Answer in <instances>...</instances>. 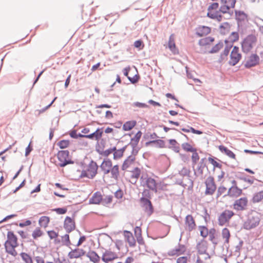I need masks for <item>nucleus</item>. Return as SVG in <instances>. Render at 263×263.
I'll return each mask as SVG.
<instances>
[{"label":"nucleus","instance_id":"2eb2a0df","mask_svg":"<svg viewBox=\"0 0 263 263\" xmlns=\"http://www.w3.org/2000/svg\"><path fill=\"white\" fill-rule=\"evenodd\" d=\"M242 193V190L238 188V186H231L229 189L227 194L224 195V197L228 196L231 197H237L240 196Z\"/></svg>","mask_w":263,"mask_h":263},{"label":"nucleus","instance_id":"37998d69","mask_svg":"<svg viewBox=\"0 0 263 263\" xmlns=\"http://www.w3.org/2000/svg\"><path fill=\"white\" fill-rule=\"evenodd\" d=\"M215 233L216 230L214 228L211 229L209 232L208 234H209V240L212 242L213 244L215 245L217 244V242L214 240L215 238Z\"/></svg>","mask_w":263,"mask_h":263},{"label":"nucleus","instance_id":"864d4df0","mask_svg":"<svg viewBox=\"0 0 263 263\" xmlns=\"http://www.w3.org/2000/svg\"><path fill=\"white\" fill-rule=\"evenodd\" d=\"M62 241L64 242V245L66 246H69L71 245L70 241L69 240V236L68 234H65L62 237Z\"/></svg>","mask_w":263,"mask_h":263},{"label":"nucleus","instance_id":"4d7b16f0","mask_svg":"<svg viewBox=\"0 0 263 263\" xmlns=\"http://www.w3.org/2000/svg\"><path fill=\"white\" fill-rule=\"evenodd\" d=\"M193 153L192 156V159L193 162V165H194L196 164L197 161L199 159V156L197 153V151L195 152H192Z\"/></svg>","mask_w":263,"mask_h":263},{"label":"nucleus","instance_id":"20e7f679","mask_svg":"<svg viewBox=\"0 0 263 263\" xmlns=\"http://www.w3.org/2000/svg\"><path fill=\"white\" fill-rule=\"evenodd\" d=\"M260 58L256 53H252L249 57L248 60L244 64L246 68L250 69L259 65Z\"/></svg>","mask_w":263,"mask_h":263},{"label":"nucleus","instance_id":"680f3d73","mask_svg":"<svg viewBox=\"0 0 263 263\" xmlns=\"http://www.w3.org/2000/svg\"><path fill=\"white\" fill-rule=\"evenodd\" d=\"M134 46L136 48L142 49L144 47V44L141 40L136 41L134 43Z\"/></svg>","mask_w":263,"mask_h":263},{"label":"nucleus","instance_id":"4c0bfd02","mask_svg":"<svg viewBox=\"0 0 263 263\" xmlns=\"http://www.w3.org/2000/svg\"><path fill=\"white\" fill-rule=\"evenodd\" d=\"M50 218L48 216H43L40 217L39 222L41 227L46 228L49 222Z\"/></svg>","mask_w":263,"mask_h":263},{"label":"nucleus","instance_id":"09e8293b","mask_svg":"<svg viewBox=\"0 0 263 263\" xmlns=\"http://www.w3.org/2000/svg\"><path fill=\"white\" fill-rule=\"evenodd\" d=\"M199 230L200 231V234L201 236L203 238H205L209 233L208 228L205 226H199Z\"/></svg>","mask_w":263,"mask_h":263},{"label":"nucleus","instance_id":"c9c22d12","mask_svg":"<svg viewBox=\"0 0 263 263\" xmlns=\"http://www.w3.org/2000/svg\"><path fill=\"white\" fill-rule=\"evenodd\" d=\"M17 246L12 245L5 246L6 252L15 257L17 255V252L15 250V248Z\"/></svg>","mask_w":263,"mask_h":263},{"label":"nucleus","instance_id":"dca6fc26","mask_svg":"<svg viewBox=\"0 0 263 263\" xmlns=\"http://www.w3.org/2000/svg\"><path fill=\"white\" fill-rule=\"evenodd\" d=\"M7 237V240L5 241L4 246L10 245L17 246V238L13 232L8 231Z\"/></svg>","mask_w":263,"mask_h":263},{"label":"nucleus","instance_id":"f03ea898","mask_svg":"<svg viewBox=\"0 0 263 263\" xmlns=\"http://www.w3.org/2000/svg\"><path fill=\"white\" fill-rule=\"evenodd\" d=\"M69 155V152L68 150H61L58 152L57 157L58 160L60 162L58 164L59 166L63 167L68 164L74 163L73 161L68 159Z\"/></svg>","mask_w":263,"mask_h":263},{"label":"nucleus","instance_id":"3c124183","mask_svg":"<svg viewBox=\"0 0 263 263\" xmlns=\"http://www.w3.org/2000/svg\"><path fill=\"white\" fill-rule=\"evenodd\" d=\"M208 161L210 163H211L213 166H214V170H215V167H217L219 168H221L222 165L217 162L215 160V159L212 157H209L208 158Z\"/></svg>","mask_w":263,"mask_h":263},{"label":"nucleus","instance_id":"a18cd8bd","mask_svg":"<svg viewBox=\"0 0 263 263\" xmlns=\"http://www.w3.org/2000/svg\"><path fill=\"white\" fill-rule=\"evenodd\" d=\"M222 4H224L229 7V8H233L235 7L236 0H220Z\"/></svg>","mask_w":263,"mask_h":263},{"label":"nucleus","instance_id":"69168bd1","mask_svg":"<svg viewBox=\"0 0 263 263\" xmlns=\"http://www.w3.org/2000/svg\"><path fill=\"white\" fill-rule=\"evenodd\" d=\"M133 106L138 107L140 108H147L148 107V105L144 103H141L139 102H135L133 104Z\"/></svg>","mask_w":263,"mask_h":263},{"label":"nucleus","instance_id":"8fccbe9b","mask_svg":"<svg viewBox=\"0 0 263 263\" xmlns=\"http://www.w3.org/2000/svg\"><path fill=\"white\" fill-rule=\"evenodd\" d=\"M43 232L40 228H36L32 232V236L34 239H36L39 237L42 236Z\"/></svg>","mask_w":263,"mask_h":263},{"label":"nucleus","instance_id":"2f4dec72","mask_svg":"<svg viewBox=\"0 0 263 263\" xmlns=\"http://www.w3.org/2000/svg\"><path fill=\"white\" fill-rule=\"evenodd\" d=\"M221 235L222 238L225 239L224 245H226V244H229V239L230 237V233L229 230L227 228L223 229L222 230ZM226 246L227 248H228L229 246Z\"/></svg>","mask_w":263,"mask_h":263},{"label":"nucleus","instance_id":"e433bc0d","mask_svg":"<svg viewBox=\"0 0 263 263\" xmlns=\"http://www.w3.org/2000/svg\"><path fill=\"white\" fill-rule=\"evenodd\" d=\"M119 168L118 165H115L110 168V172H111L112 178L115 179H117L118 178V177L119 176Z\"/></svg>","mask_w":263,"mask_h":263},{"label":"nucleus","instance_id":"bf43d9fd","mask_svg":"<svg viewBox=\"0 0 263 263\" xmlns=\"http://www.w3.org/2000/svg\"><path fill=\"white\" fill-rule=\"evenodd\" d=\"M227 188L223 186H220L218 187L217 192V198H218L222 194L226 192Z\"/></svg>","mask_w":263,"mask_h":263},{"label":"nucleus","instance_id":"473e14b6","mask_svg":"<svg viewBox=\"0 0 263 263\" xmlns=\"http://www.w3.org/2000/svg\"><path fill=\"white\" fill-rule=\"evenodd\" d=\"M137 124L135 120L126 122L123 125L122 128L124 131H128L133 128Z\"/></svg>","mask_w":263,"mask_h":263},{"label":"nucleus","instance_id":"f3484780","mask_svg":"<svg viewBox=\"0 0 263 263\" xmlns=\"http://www.w3.org/2000/svg\"><path fill=\"white\" fill-rule=\"evenodd\" d=\"M145 183L143 185H146L149 190L157 192V184L156 180L152 177H146L145 178Z\"/></svg>","mask_w":263,"mask_h":263},{"label":"nucleus","instance_id":"9b49d317","mask_svg":"<svg viewBox=\"0 0 263 263\" xmlns=\"http://www.w3.org/2000/svg\"><path fill=\"white\" fill-rule=\"evenodd\" d=\"M98 166L97 163L91 160L89 163L87 171L90 175V179H93L97 174Z\"/></svg>","mask_w":263,"mask_h":263},{"label":"nucleus","instance_id":"e2e57ef3","mask_svg":"<svg viewBox=\"0 0 263 263\" xmlns=\"http://www.w3.org/2000/svg\"><path fill=\"white\" fill-rule=\"evenodd\" d=\"M190 171L186 167H183L182 169L179 171V174L181 176H189Z\"/></svg>","mask_w":263,"mask_h":263},{"label":"nucleus","instance_id":"0eeeda50","mask_svg":"<svg viewBox=\"0 0 263 263\" xmlns=\"http://www.w3.org/2000/svg\"><path fill=\"white\" fill-rule=\"evenodd\" d=\"M233 215V211L227 210L224 211L218 217V224L221 226L224 225Z\"/></svg>","mask_w":263,"mask_h":263},{"label":"nucleus","instance_id":"bb28decb","mask_svg":"<svg viewBox=\"0 0 263 263\" xmlns=\"http://www.w3.org/2000/svg\"><path fill=\"white\" fill-rule=\"evenodd\" d=\"M236 20L237 21L238 26L241 22H244L247 18V15L242 11L235 10Z\"/></svg>","mask_w":263,"mask_h":263},{"label":"nucleus","instance_id":"b1692460","mask_svg":"<svg viewBox=\"0 0 263 263\" xmlns=\"http://www.w3.org/2000/svg\"><path fill=\"white\" fill-rule=\"evenodd\" d=\"M241 54H235L231 53L230 60L228 63L230 66H234L236 65L241 58Z\"/></svg>","mask_w":263,"mask_h":263},{"label":"nucleus","instance_id":"13d9d810","mask_svg":"<svg viewBox=\"0 0 263 263\" xmlns=\"http://www.w3.org/2000/svg\"><path fill=\"white\" fill-rule=\"evenodd\" d=\"M133 174L132 177L135 178H138L140 176L141 171L140 169L138 167H135L134 170L132 171Z\"/></svg>","mask_w":263,"mask_h":263},{"label":"nucleus","instance_id":"ddd939ff","mask_svg":"<svg viewBox=\"0 0 263 263\" xmlns=\"http://www.w3.org/2000/svg\"><path fill=\"white\" fill-rule=\"evenodd\" d=\"M186 250V248L184 245L178 244V246L177 248H176L174 249L170 250L167 252V254L170 256H179L183 254Z\"/></svg>","mask_w":263,"mask_h":263},{"label":"nucleus","instance_id":"338daca9","mask_svg":"<svg viewBox=\"0 0 263 263\" xmlns=\"http://www.w3.org/2000/svg\"><path fill=\"white\" fill-rule=\"evenodd\" d=\"M139 78H140V77L138 74H135L133 78L128 77V79L130 81V82L132 84H135V83H136L137 82H138Z\"/></svg>","mask_w":263,"mask_h":263},{"label":"nucleus","instance_id":"a211bd4d","mask_svg":"<svg viewBox=\"0 0 263 263\" xmlns=\"http://www.w3.org/2000/svg\"><path fill=\"white\" fill-rule=\"evenodd\" d=\"M196 249L199 254H204L206 253L208 249V242L204 239L199 242L196 246Z\"/></svg>","mask_w":263,"mask_h":263},{"label":"nucleus","instance_id":"4be33fe9","mask_svg":"<svg viewBox=\"0 0 263 263\" xmlns=\"http://www.w3.org/2000/svg\"><path fill=\"white\" fill-rule=\"evenodd\" d=\"M124 237L125 240L128 242L130 247H133L136 245V240L131 232L128 231H124Z\"/></svg>","mask_w":263,"mask_h":263},{"label":"nucleus","instance_id":"c03bdc74","mask_svg":"<svg viewBox=\"0 0 263 263\" xmlns=\"http://www.w3.org/2000/svg\"><path fill=\"white\" fill-rule=\"evenodd\" d=\"M230 9V8H229V7L228 6L225 5L224 4H222L220 6V7L219 9V11H220V12H221L223 14L229 13L230 15V16H231L233 14V12H231V13H230L229 11Z\"/></svg>","mask_w":263,"mask_h":263},{"label":"nucleus","instance_id":"9d476101","mask_svg":"<svg viewBox=\"0 0 263 263\" xmlns=\"http://www.w3.org/2000/svg\"><path fill=\"white\" fill-rule=\"evenodd\" d=\"M76 228L74 221L70 217L67 216L64 220V228L67 233H69Z\"/></svg>","mask_w":263,"mask_h":263},{"label":"nucleus","instance_id":"f257e3e1","mask_svg":"<svg viewBox=\"0 0 263 263\" xmlns=\"http://www.w3.org/2000/svg\"><path fill=\"white\" fill-rule=\"evenodd\" d=\"M257 43V37L254 34L247 35L242 41L241 50L245 53H248L251 51Z\"/></svg>","mask_w":263,"mask_h":263},{"label":"nucleus","instance_id":"6e6552de","mask_svg":"<svg viewBox=\"0 0 263 263\" xmlns=\"http://www.w3.org/2000/svg\"><path fill=\"white\" fill-rule=\"evenodd\" d=\"M248 204V199L246 197H242L235 201L233 206L237 211H243L246 210Z\"/></svg>","mask_w":263,"mask_h":263},{"label":"nucleus","instance_id":"cd10ccee","mask_svg":"<svg viewBox=\"0 0 263 263\" xmlns=\"http://www.w3.org/2000/svg\"><path fill=\"white\" fill-rule=\"evenodd\" d=\"M168 46L170 50L174 53H178V50L176 48V45L175 43L173 35H170L169 41L168 43Z\"/></svg>","mask_w":263,"mask_h":263},{"label":"nucleus","instance_id":"7ed1b4c3","mask_svg":"<svg viewBox=\"0 0 263 263\" xmlns=\"http://www.w3.org/2000/svg\"><path fill=\"white\" fill-rule=\"evenodd\" d=\"M141 206L148 216H151L154 212V209L152 202L147 198L142 197L140 199Z\"/></svg>","mask_w":263,"mask_h":263},{"label":"nucleus","instance_id":"6ab92c4d","mask_svg":"<svg viewBox=\"0 0 263 263\" xmlns=\"http://www.w3.org/2000/svg\"><path fill=\"white\" fill-rule=\"evenodd\" d=\"M210 32L211 28L208 26H202L196 28V34L199 37L206 35Z\"/></svg>","mask_w":263,"mask_h":263},{"label":"nucleus","instance_id":"5701e85b","mask_svg":"<svg viewBox=\"0 0 263 263\" xmlns=\"http://www.w3.org/2000/svg\"><path fill=\"white\" fill-rule=\"evenodd\" d=\"M86 255L93 263H98L100 260V257L94 251L89 250Z\"/></svg>","mask_w":263,"mask_h":263},{"label":"nucleus","instance_id":"ea45409f","mask_svg":"<svg viewBox=\"0 0 263 263\" xmlns=\"http://www.w3.org/2000/svg\"><path fill=\"white\" fill-rule=\"evenodd\" d=\"M263 199V191L255 194L252 198V202L256 203L260 202Z\"/></svg>","mask_w":263,"mask_h":263},{"label":"nucleus","instance_id":"6e6d98bb","mask_svg":"<svg viewBox=\"0 0 263 263\" xmlns=\"http://www.w3.org/2000/svg\"><path fill=\"white\" fill-rule=\"evenodd\" d=\"M112 199V196L111 195L107 196L105 198H103L101 200L102 204L104 205H107L111 202Z\"/></svg>","mask_w":263,"mask_h":263},{"label":"nucleus","instance_id":"393cba45","mask_svg":"<svg viewBox=\"0 0 263 263\" xmlns=\"http://www.w3.org/2000/svg\"><path fill=\"white\" fill-rule=\"evenodd\" d=\"M102 200V196L100 192L95 193L91 198L89 199V203L99 204Z\"/></svg>","mask_w":263,"mask_h":263},{"label":"nucleus","instance_id":"72a5a7b5","mask_svg":"<svg viewBox=\"0 0 263 263\" xmlns=\"http://www.w3.org/2000/svg\"><path fill=\"white\" fill-rule=\"evenodd\" d=\"M142 135V132L140 130L138 131L136 134V135L134 136V137L133 138H131L130 141L128 143V144H133V145H138Z\"/></svg>","mask_w":263,"mask_h":263},{"label":"nucleus","instance_id":"a19ab883","mask_svg":"<svg viewBox=\"0 0 263 263\" xmlns=\"http://www.w3.org/2000/svg\"><path fill=\"white\" fill-rule=\"evenodd\" d=\"M206 166V164H199L197 167V172L194 170V175L196 176H202L203 169Z\"/></svg>","mask_w":263,"mask_h":263},{"label":"nucleus","instance_id":"052dcab7","mask_svg":"<svg viewBox=\"0 0 263 263\" xmlns=\"http://www.w3.org/2000/svg\"><path fill=\"white\" fill-rule=\"evenodd\" d=\"M53 211L58 214H64L67 212V210L66 208H58L53 209Z\"/></svg>","mask_w":263,"mask_h":263},{"label":"nucleus","instance_id":"49530a36","mask_svg":"<svg viewBox=\"0 0 263 263\" xmlns=\"http://www.w3.org/2000/svg\"><path fill=\"white\" fill-rule=\"evenodd\" d=\"M20 255L25 263H33L31 257L27 253L22 252Z\"/></svg>","mask_w":263,"mask_h":263},{"label":"nucleus","instance_id":"39448f33","mask_svg":"<svg viewBox=\"0 0 263 263\" xmlns=\"http://www.w3.org/2000/svg\"><path fill=\"white\" fill-rule=\"evenodd\" d=\"M206 185V189L205 194L208 195H213L216 191V186L214 182V179L213 177L210 176L205 182Z\"/></svg>","mask_w":263,"mask_h":263},{"label":"nucleus","instance_id":"aec40b11","mask_svg":"<svg viewBox=\"0 0 263 263\" xmlns=\"http://www.w3.org/2000/svg\"><path fill=\"white\" fill-rule=\"evenodd\" d=\"M102 128H98L97 130L93 133L87 135L86 138L91 139V140H96L99 141L102 136L103 131Z\"/></svg>","mask_w":263,"mask_h":263},{"label":"nucleus","instance_id":"f704fd0d","mask_svg":"<svg viewBox=\"0 0 263 263\" xmlns=\"http://www.w3.org/2000/svg\"><path fill=\"white\" fill-rule=\"evenodd\" d=\"M156 144V146L160 147V148H163L165 146V142L164 141L160 139L158 140H154L152 141H148L145 143L146 146H148L151 144Z\"/></svg>","mask_w":263,"mask_h":263},{"label":"nucleus","instance_id":"79ce46f5","mask_svg":"<svg viewBox=\"0 0 263 263\" xmlns=\"http://www.w3.org/2000/svg\"><path fill=\"white\" fill-rule=\"evenodd\" d=\"M182 148L186 152H195L196 151V149L192 146V145L187 142L183 143L181 145Z\"/></svg>","mask_w":263,"mask_h":263},{"label":"nucleus","instance_id":"412c9836","mask_svg":"<svg viewBox=\"0 0 263 263\" xmlns=\"http://www.w3.org/2000/svg\"><path fill=\"white\" fill-rule=\"evenodd\" d=\"M185 224L187 226V230L192 231L195 229L196 224L195 220L191 215H187L185 217Z\"/></svg>","mask_w":263,"mask_h":263},{"label":"nucleus","instance_id":"1a4fd4ad","mask_svg":"<svg viewBox=\"0 0 263 263\" xmlns=\"http://www.w3.org/2000/svg\"><path fill=\"white\" fill-rule=\"evenodd\" d=\"M118 258V256L116 253L112 252L110 250H106L103 253L101 258L104 262L108 263L109 261H112Z\"/></svg>","mask_w":263,"mask_h":263},{"label":"nucleus","instance_id":"603ef678","mask_svg":"<svg viewBox=\"0 0 263 263\" xmlns=\"http://www.w3.org/2000/svg\"><path fill=\"white\" fill-rule=\"evenodd\" d=\"M230 41L232 43L237 41L239 40V34L237 32H232L229 37Z\"/></svg>","mask_w":263,"mask_h":263},{"label":"nucleus","instance_id":"7c9ffc66","mask_svg":"<svg viewBox=\"0 0 263 263\" xmlns=\"http://www.w3.org/2000/svg\"><path fill=\"white\" fill-rule=\"evenodd\" d=\"M214 41V37L208 36L199 40L198 42V45L200 46H205L210 45L211 43H212Z\"/></svg>","mask_w":263,"mask_h":263},{"label":"nucleus","instance_id":"5fc2aeb1","mask_svg":"<svg viewBox=\"0 0 263 263\" xmlns=\"http://www.w3.org/2000/svg\"><path fill=\"white\" fill-rule=\"evenodd\" d=\"M131 147H132V151L131 153V155L132 156H134L135 157L136 155H137L139 150L140 148L137 147V145H133V144H129Z\"/></svg>","mask_w":263,"mask_h":263},{"label":"nucleus","instance_id":"c756f323","mask_svg":"<svg viewBox=\"0 0 263 263\" xmlns=\"http://www.w3.org/2000/svg\"><path fill=\"white\" fill-rule=\"evenodd\" d=\"M219 149L231 158L235 159V154L223 145L219 146Z\"/></svg>","mask_w":263,"mask_h":263},{"label":"nucleus","instance_id":"de8ad7c7","mask_svg":"<svg viewBox=\"0 0 263 263\" xmlns=\"http://www.w3.org/2000/svg\"><path fill=\"white\" fill-rule=\"evenodd\" d=\"M69 144L70 142L69 140H62L57 143V145L59 146L61 149H64L67 148L69 146Z\"/></svg>","mask_w":263,"mask_h":263},{"label":"nucleus","instance_id":"774afa93","mask_svg":"<svg viewBox=\"0 0 263 263\" xmlns=\"http://www.w3.org/2000/svg\"><path fill=\"white\" fill-rule=\"evenodd\" d=\"M47 234L51 239L55 238L58 236V233H56L55 231H54L53 230L48 231L47 232Z\"/></svg>","mask_w":263,"mask_h":263},{"label":"nucleus","instance_id":"4468645a","mask_svg":"<svg viewBox=\"0 0 263 263\" xmlns=\"http://www.w3.org/2000/svg\"><path fill=\"white\" fill-rule=\"evenodd\" d=\"M86 252L82 249L76 248L71 250L68 254L70 259L78 258L85 255Z\"/></svg>","mask_w":263,"mask_h":263},{"label":"nucleus","instance_id":"c85d7f7f","mask_svg":"<svg viewBox=\"0 0 263 263\" xmlns=\"http://www.w3.org/2000/svg\"><path fill=\"white\" fill-rule=\"evenodd\" d=\"M136 158L132 155L129 156L123 162L122 170H126L135 161Z\"/></svg>","mask_w":263,"mask_h":263},{"label":"nucleus","instance_id":"58836bf2","mask_svg":"<svg viewBox=\"0 0 263 263\" xmlns=\"http://www.w3.org/2000/svg\"><path fill=\"white\" fill-rule=\"evenodd\" d=\"M223 46V42L220 41L218 43L216 44L212 47L211 50L209 51L210 53H215L218 52Z\"/></svg>","mask_w":263,"mask_h":263},{"label":"nucleus","instance_id":"a878e982","mask_svg":"<svg viewBox=\"0 0 263 263\" xmlns=\"http://www.w3.org/2000/svg\"><path fill=\"white\" fill-rule=\"evenodd\" d=\"M232 45H227L225 48L223 52L220 54V58L218 60V63H221L223 62L224 60L227 59V56L228 55L230 49L232 48Z\"/></svg>","mask_w":263,"mask_h":263},{"label":"nucleus","instance_id":"423d86ee","mask_svg":"<svg viewBox=\"0 0 263 263\" xmlns=\"http://www.w3.org/2000/svg\"><path fill=\"white\" fill-rule=\"evenodd\" d=\"M260 219L258 216H252L249 218L243 223V228L246 230H251L258 226Z\"/></svg>","mask_w":263,"mask_h":263},{"label":"nucleus","instance_id":"0e129e2a","mask_svg":"<svg viewBox=\"0 0 263 263\" xmlns=\"http://www.w3.org/2000/svg\"><path fill=\"white\" fill-rule=\"evenodd\" d=\"M123 156V154L120 151V149H118L114 153V159L117 160L121 158Z\"/></svg>","mask_w":263,"mask_h":263},{"label":"nucleus","instance_id":"f8f14e48","mask_svg":"<svg viewBox=\"0 0 263 263\" xmlns=\"http://www.w3.org/2000/svg\"><path fill=\"white\" fill-rule=\"evenodd\" d=\"M101 170L103 172L104 175L108 174L112 167V162L108 158L104 159L100 166Z\"/></svg>","mask_w":263,"mask_h":263}]
</instances>
